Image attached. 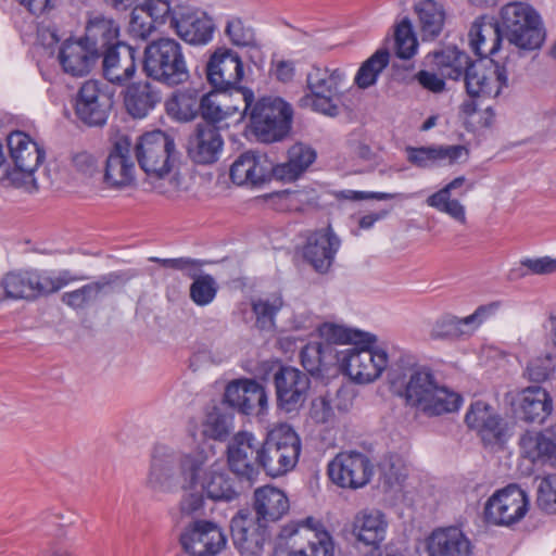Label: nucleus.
Wrapping results in <instances>:
<instances>
[{"instance_id": "nucleus-58", "label": "nucleus", "mask_w": 556, "mask_h": 556, "mask_svg": "<svg viewBox=\"0 0 556 556\" xmlns=\"http://www.w3.org/2000/svg\"><path fill=\"white\" fill-rule=\"evenodd\" d=\"M155 23L142 5L136 7L130 14L129 34L135 38L146 39L155 29Z\"/></svg>"}, {"instance_id": "nucleus-41", "label": "nucleus", "mask_w": 556, "mask_h": 556, "mask_svg": "<svg viewBox=\"0 0 556 556\" xmlns=\"http://www.w3.org/2000/svg\"><path fill=\"white\" fill-rule=\"evenodd\" d=\"M201 485L213 501L231 502L239 496L235 478L225 469H216L214 466L205 473Z\"/></svg>"}, {"instance_id": "nucleus-33", "label": "nucleus", "mask_w": 556, "mask_h": 556, "mask_svg": "<svg viewBox=\"0 0 556 556\" xmlns=\"http://www.w3.org/2000/svg\"><path fill=\"white\" fill-rule=\"evenodd\" d=\"M407 161L419 168H431L443 164L452 165L463 155H468V150L460 144L454 146H427L405 148Z\"/></svg>"}, {"instance_id": "nucleus-46", "label": "nucleus", "mask_w": 556, "mask_h": 556, "mask_svg": "<svg viewBox=\"0 0 556 556\" xmlns=\"http://www.w3.org/2000/svg\"><path fill=\"white\" fill-rule=\"evenodd\" d=\"M308 530L315 532L316 541L309 542V554L304 549L273 551V556H333V543L329 532L320 530L321 523H303Z\"/></svg>"}, {"instance_id": "nucleus-5", "label": "nucleus", "mask_w": 556, "mask_h": 556, "mask_svg": "<svg viewBox=\"0 0 556 556\" xmlns=\"http://www.w3.org/2000/svg\"><path fill=\"white\" fill-rule=\"evenodd\" d=\"M248 112L251 130L261 142L280 141L291 130L292 106L279 97H262Z\"/></svg>"}, {"instance_id": "nucleus-50", "label": "nucleus", "mask_w": 556, "mask_h": 556, "mask_svg": "<svg viewBox=\"0 0 556 556\" xmlns=\"http://www.w3.org/2000/svg\"><path fill=\"white\" fill-rule=\"evenodd\" d=\"M336 351L338 350L329 344L309 343L301 351V364L311 374L319 372L328 364L327 355L336 358Z\"/></svg>"}, {"instance_id": "nucleus-61", "label": "nucleus", "mask_w": 556, "mask_h": 556, "mask_svg": "<svg viewBox=\"0 0 556 556\" xmlns=\"http://www.w3.org/2000/svg\"><path fill=\"white\" fill-rule=\"evenodd\" d=\"M298 523H268L270 539L267 542L274 544V551L291 548L290 542L298 534Z\"/></svg>"}, {"instance_id": "nucleus-25", "label": "nucleus", "mask_w": 556, "mask_h": 556, "mask_svg": "<svg viewBox=\"0 0 556 556\" xmlns=\"http://www.w3.org/2000/svg\"><path fill=\"white\" fill-rule=\"evenodd\" d=\"M130 278L131 275L122 270L108 273L100 276L96 281L63 293L62 302L74 309L84 308L96 301L100 294L112 292L115 287L124 286Z\"/></svg>"}, {"instance_id": "nucleus-55", "label": "nucleus", "mask_w": 556, "mask_h": 556, "mask_svg": "<svg viewBox=\"0 0 556 556\" xmlns=\"http://www.w3.org/2000/svg\"><path fill=\"white\" fill-rule=\"evenodd\" d=\"M556 367V358L551 353L531 359L523 372L528 380L536 383L544 382L549 378Z\"/></svg>"}, {"instance_id": "nucleus-18", "label": "nucleus", "mask_w": 556, "mask_h": 556, "mask_svg": "<svg viewBox=\"0 0 556 556\" xmlns=\"http://www.w3.org/2000/svg\"><path fill=\"white\" fill-rule=\"evenodd\" d=\"M179 540L184 551L191 556H217L227 544L217 523H190Z\"/></svg>"}, {"instance_id": "nucleus-7", "label": "nucleus", "mask_w": 556, "mask_h": 556, "mask_svg": "<svg viewBox=\"0 0 556 556\" xmlns=\"http://www.w3.org/2000/svg\"><path fill=\"white\" fill-rule=\"evenodd\" d=\"M140 168L150 177L164 178L176 161L174 139L162 130L143 134L135 144Z\"/></svg>"}, {"instance_id": "nucleus-36", "label": "nucleus", "mask_w": 556, "mask_h": 556, "mask_svg": "<svg viewBox=\"0 0 556 556\" xmlns=\"http://www.w3.org/2000/svg\"><path fill=\"white\" fill-rule=\"evenodd\" d=\"M521 457L533 465L556 467V442L542 431H526L519 438Z\"/></svg>"}, {"instance_id": "nucleus-48", "label": "nucleus", "mask_w": 556, "mask_h": 556, "mask_svg": "<svg viewBox=\"0 0 556 556\" xmlns=\"http://www.w3.org/2000/svg\"><path fill=\"white\" fill-rule=\"evenodd\" d=\"M390 53L387 48L378 49L358 68L355 75V84L361 89H367L376 84L379 74L388 66Z\"/></svg>"}, {"instance_id": "nucleus-20", "label": "nucleus", "mask_w": 556, "mask_h": 556, "mask_svg": "<svg viewBox=\"0 0 556 556\" xmlns=\"http://www.w3.org/2000/svg\"><path fill=\"white\" fill-rule=\"evenodd\" d=\"M341 245V240L331 226L313 231L303 247V258L315 271H329L334 256Z\"/></svg>"}, {"instance_id": "nucleus-34", "label": "nucleus", "mask_w": 556, "mask_h": 556, "mask_svg": "<svg viewBox=\"0 0 556 556\" xmlns=\"http://www.w3.org/2000/svg\"><path fill=\"white\" fill-rule=\"evenodd\" d=\"M123 96L125 109L134 118H144L162 100L160 89L148 80L127 84Z\"/></svg>"}, {"instance_id": "nucleus-29", "label": "nucleus", "mask_w": 556, "mask_h": 556, "mask_svg": "<svg viewBox=\"0 0 556 556\" xmlns=\"http://www.w3.org/2000/svg\"><path fill=\"white\" fill-rule=\"evenodd\" d=\"M224 141L215 125L199 124L188 138L187 153L197 164H212L218 160Z\"/></svg>"}, {"instance_id": "nucleus-31", "label": "nucleus", "mask_w": 556, "mask_h": 556, "mask_svg": "<svg viewBox=\"0 0 556 556\" xmlns=\"http://www.w3.org/2000/svg\"><path fill=\"white\" fill-rule=\"evenodd\" d=\"M273 163L264 154L252 151L242 153L230 167V178L236 185H261L270 180Z\"/></svg>"}, {"instance_id": "nucleus-16", "label": "nucleus", "mask_w": 556, "mask_h": 556, "mask_svg": "<svg viewBox=\"0 0 556 556\" xmlns=\"http://www.w3.org/2000/svg\"><path fill=\"white\" fill-rule=\"evenodd\" d=\"M505 401L511 406L515 418L525 422L542 424L551 415L553 401L548 392L540 387H527L516 393L509 392Z\"/></svg>"}, {"instance_id": "nucleus-39", "label": "nucleus", "mask_w": 556, "mask_h": 556, "mask_svg": "<svg viewBox=\"0 0 556 556\" xmlns=\"http://www.w3.org/2000/svg\"><path fill=\"white\" fill-rule=\"evenodd\" d=\"M231 536L241 554L257 555L270 539L268 523H231Z\"/></svg>"}, {"instance_id": "nucleus-11", "label": "nucleus", "mask_w": 556, "mask_h": 556, "mask_svg": "<svg viewBox=\"0 0 556 556\" xmlns=\"http://www.w3.org/2000/svg\"><path fill=\"white\" fill-rule=\"evenodd\" d=\"M375 466L357 451L340 452L328 465L330 480L341 488L359 489L369 483Z\"/></svg>"}, {"instance_id": "nucleus-63", "label": "nucleus", "mask_w": 556, "mask_h": 556, "mask_svg": "<svg viewBox=\"0 0 556 556\" xmlns=\"http://www.w3.org/2000/svg\"><path fill=\"white\" fill-rule=\"evenodd\" d=\"M288 154V162L296 168L295 174H302L316 159V152L302 143L292 146Z\"/></svg>"}, {"instance_id": "nucleus-35", "label": "nucleus", "mask_w": 556, "mask_h": 556, "mask_svg": "<svg viewBox=\"0 0 556 556\" xmlns=\"http://www.w3.org/2000/svg\"><path fill=\"white\" fill-rule=\"evenodd\" d=\"M429 556H470L471 544L457 526L434 530L428 539Z\"/></svg>"}, {"instance_id": "nucleus-43", "label": "nucleus", "mask_w": 556, "mask_h": 556, "mask_svg": "<svg viewBox=\"0 0 556 556\" xmlns=\"http://www.w3.org/2000/svg\"><path fill=\"white\" fill-rule=\"evenodd\" d=\"M424 40H432L442 31L445 13L441 4L433 0H422L415 5Z\"/></svg>"}, {"instance_id": "nucleus-14", "label": "nucleus", "mask_w": 556, "mask_h": 556, "mask_svg": "<svg viewBox=\"0 0 556 556\" xmlns=\"http://www.w3.org/2000/svg\"><path fill=\"white\" fill-rule=\"evenodd\" d=\"M530 500L518 484L496 491L484 505V521H519L529 510Z\"/></svg>"}, {"instance_id": "nucleus-15", "label": "nucleus", "mask_w": 556, "mask_h": 556, "mask_svg": "<svg viewBox=\"0 0 556 556\" xmlns=\"http://www.w3.org/2000/svg\"><path fill=\"white\" fill-rule=\"evenodd\" d=\"M206 78L217 90L228 91L239 86L244 76L243 62L239 54L229 48H217L210 56L206 67Z\"/></svg>"}, {"instance_id": "nucleus-1", "label": "nucleus", "mask_w": 556, "mask_h": 556, "mask_svg": "<svg viewBox=\"0 0 556 556\" xmlns=\"http://www.w3.org/2000/svg\"><path fill=\"white\" fill-rule=\"evenodd\" d=\"M397 394L406 405L428 417L441 416L459 409L463 397L459 393L441 384L431 368L420 366L410 372L403 390Z\"/></svg>"}, {"instance_id": "nucleus-30", "label": "nucleus", "mask_w": 556, "mask_h": 556, "mask_svg": "<svg viewBox=\"0 0 556 556\" xmlns=\"http://www.w3.org/2000/svg\"><path fill=\"white\" fill-rule=\"evenodd\" d=\"M85 43H88L96 54L101 58L109 51L124 45L125 41L119 39L118 23L104 15H96L89 18L85 28Z\"/></svg>"}, {"instance_id": "nucleus-2", "label": "nucleus", "mask_w": 556, "mask_h": 556, "mask_svg": "<svg viewBox=\"0 0 556 556\" xmlns=\"http://www.w3.org/2000/svg\"><path fill=\"white\" fill-rule=\"evenodd\" d=\"M142 72L147 78L169 88L184 85L190 79L184 48L170 37H161L147 43Z\"/></svg>"}, {"instance_id": "nucleus-27", "label": "nucleus", "mask_w": 556, "mask_h": 556, "mask_svg": "<svg viewBox=\"0 0 556 556\" xmlns=\"http://www.w3.org/2000/svg\"><path fill=\"white\" fill-rule=\"evenodd\" d=\"M58 59L66 74L83 77L91 72L100 58L81 37L66 39L60 47Z\"/></svg>"}, {"instance_id": "nucleus-10", "label": "nucleus", "mask_w": 556, "mask_h": 556, "mask_svg": "<svg viewBox=\"0 0 556 556\" xmlns=\"http://www.w3.org/2000/svg\"><path fill=\"white\" fill-rule=\"evenodd\" d=\"M261 441L249 431L233 434L227 444L229 470L241 480L254 483L261 473Z\"/></svg>"}, {"instance_id": "nucleus-9", "label": "nucleus", "mask_w": 556, "mask_h": 556, "mask_svg": "<svg viewBox=\"0 0 556 556\" xmlns=\"http://www.w3.org/2000/svg\"><path fill=\"white\" fill-rule=\"evenodd\" d=\"M486 67L482 60L472 61L464 75L466 91L470 98H496L508 87V74L511 71L509 58L503 63L490 60Z\"/></svg>"}, {"instance_id": "nucleus-6", "label": "nucleus", "mask_w": 556, "mask_h": 556, "mask_svg": "<svg viewBox=\"0 0 556 556\" xmlns=\"http://www.w3.org/2000/svg\"><path fill=\"white\" fill-rule=\"evenodd\" d=\"M67 283L36 269L12 270L0 278V301H34L59 291Z\"/></svg>"}, {"instance_id": "nucleus-44", "label": "nucleus", "mask_w": 556, "mask_h": 556, "mask_svg": "<svg viewBox=\"0 0 556 556\" xmlns=\"http://www.w3.org/2000/svg\"><path fill=\"white\" fill-rule=\"evenodd\" d=\"M320 336L326 340L324 344H358L376 343L377 337L369 332L350 329L334 324H324L319 328Z\"/></svg>"}, {"instance_id": "nucleus-28", "label": "nucleus", "mask_w": 556, "mask_h": 556, "mask_svg": "<svg viewBox=\"0 0 556 556\" xmlns=\"http://www.w3.org/2000/svg\"><path fill=\"white\" fill-rule=\"evenodd\" d=\"M465 422L470 429L477 430L484 441L501 442L506 437L507 424L482 401L471 404L465 415Z\"/></svg>"}, {"instance_id": "nucleus-22", "label": "nucleus", "mask_w": 556, "mask_h": 556, "mask_svg": "<svg viewBox=\"0 0 556 556\" xmlns=\"http://www.w3.org/2000/svg\"><path fill=\"white\" fill-rule=\"evenodd\" d=\"M500 307V302L480 305L471 315L458 318L454 315L440 317L431 329L432 339H456L470 336L485 318L494 314Z\"/></svg>"}, {"instance_id": "nucleus-47", "label": "nucleus", "mask_w": 556, "mask_h": 556, "mask_svg": "<svg viewBox=\"0 0 556 556\" xmlns=\"http://www.w3.org/2000/svg\"><path fill=\"white\" fill-rule=\"evenodd\" d=\"M192 279L189 287V296L198 306H206L211 304L218 292V283L210 274H202L200 269H194L188 276Z\"/></svg>"}, {"instance_id": "nucleus-12", "label": "nucleus", "mask_w": 556, "mask_h": 556, "mask_svg": "<svg viewBox=\"0 0 556 556\" xmlns=\"http://www.w3.org/2000/svg\"><path fill=\"white\" fill-rule=\"evenodd\" d=\"M344 74L339 70L313 66L306 76L307 88L311 91V102L314 111L329 116L339 112L334 99L339 94V85Z\"/></svg>"}, {"instance_id": "nucleus-13", "label": "nucleus", "mask_w": 556, "mask_h": 556, "mask_svg": "<svg viewBox=\"0 0 556 556\" xmlns=\"http://www.w3.org/2000/svg\"><path fill=\"white\" fill-rule=\"evenodd\" d=\"M277 407L285 413L298 412L306 402L309 377L298 368L281 366L274 375Z\"/></svg>"}, {"instance_id": "nucleus-3", "label": "nucleus", "mask_w": 556, "mask_h": 556, "mask_svg": "<svg viewBox=\"0 0 556 556\" xmlns=\"http://www.w3.org/2000/svg\"><path fill=\"white\" fill-rule=\"evenodd\" d=\"M500 27L508 43L520 50L539 49L545 39L540 15L522 2H510L502 8Z\"/></svg>"}, {"instance_id": "nucleus-56", "label": "nucleus", "mask_w": 556, "mask_h": 556, "mask_svg": "<svg viewBox=\"0 0 556 556\" xmlns=\"http://www.w3.org/2000/svg\"><path fill=\"white\" fill-rule=\"evenodd\" d=\"M250 391L245 395L241 414L261 415L267 408V393L265 388L255 380L248 381Z\"/></svg>"}, {"instance_id": "nucleus-26", "label": "nucleus", "mask_w": 556, "mask_h": 556, "mask_svg": "<svg viewBox=\"0 0 556 556\" xmlns=\"http://www.w3.org/2000/svg\"><path fill=\"white\" fill-rule=\"evenodd\" d=\"M177 452L166 445L155 446L146 486L153 492H165L172 489L177 476Z\"/></svg>"}, {"instance_id": "nucleus-23", "label": "nucleus", "mask_w": 556, "mask_h": 556, "mask_svg": "<svg viewBox=\"0 0 556 556\" xmlns=\"http://www.w3.org/2000/svg\"><path fill=\"white\" fill-rule=\"evenodd\" d=\"M138 49L128 45H119L109 51L102 59V75L111 84L124 87L137 71Z\"/></svg>"}, {"instance_id": "nucleus-45", "label": "nucleus", "mask_w": 556, "mask_h": 556, "mask_svg": "<svg viewBox=\"0 0 556 556\" xmlns=\"http://www.w3.org/2000/svg\"><path fill=\"white\" fill-rule=\"evenodd\" d=\"M225 90L214 89L202 94L201 116L206 124L214 125L240 112L239 106H227Z\"/></svg>"}, {"instance_id": "nucleus-49", "label": "nucleus", "mask_w": 556, "mask_h": 556, "mask_svg": "<svg viewBox=\"0 0 556 556\" xmlns=\"http://www.w3.org/2000/svg\"><path fill=\"white\" fill-rule=\"evenodd\" d=\"M233 429V415L224 412L223 407H214L203 424V435L215 441L224 442L229 439Z\"/></svg>"}, {"instance_id": "nucleus-40", "label": "nucleus", "mask_w": 556, "mask_h": 556, "mask_svg": "<svg viewBox=\"0 0 556 556\" xmlns=\"http://www.w3.org/2000/svg\"><path fill=\"white\" fill-rule=\"evenodd\" d=\"M202 94L197 88L178 90L166 101V112L180 122L194 119L202 112Z\"/></svg>"}, {"instance_id": "nucleus-57", "label": "nucleus", "mask_w": 556, "mask_h": 556, "mask_svg": "<svg viewBox=\"0 0 556 556\" xmlns=\"http://www.w3.org/2000/svg\"><path fill=\"white\" fill-rule=\"evenodd\" d=\"M387 523H353L352 534L358 543L378 546L386 538Z\"/></svg>"}, {"instance_id": "nucleus-59", "label": "nucleus", "mask_w": 556, "mask_h": 556, "mask_svg": "<svg viewBox=\"0 0 556 556\" xmlns=\"http://www.w3.org/2000/svg\"><path fill=\"white\" fill-rule=\"evenodd\" d=\"M177 5H173L168 0H147L142 4L155 24L168 23L170 28H173V16Z\"/></svg>"}, {"instance_id": "nucleus-64", "label": "nucleus", "mask_w": 556, "mask_h": 556, "mask_svg": "<svg viewBox=\"0 0 556 556\" xmlns=\"http://www.w3.org/2000/svg\"><path fill=\"white\" fill-rule=\"evenodd\" d=\"M225 103L227 106H239L240 117L248 113L249 108L254 101V93L249 88H233L225 91Z\"/></svg>"}, {"instance_id": "nucleus-54", "label": "nucleus", "mask_w": 556, "mask_h": 556, "mask_svg": "<svg viewBox=\"0 0 556 556\" xmlns=\"http://www.w3.org/2000/svg\"><path fill=\"white\" fill-rule=\"evenodd\" d=\"M395 53L400 59L408 60L417 51L418 42L413 33L412 24L408 20H403L395 28L394 33Z\"/></svg>"}, {"instance_id": "nucleus-52", "label": "nucleus", "mask_w": 556, "mask_h": 556, "mask_svg": "<svg viewBox=\"0 0 556 556\" xmlns=\"http://www.w3.org/2000/svg\"><path fill=\"white\" fill-rule=\"evenodd\" d=\"M283 306L280 295H273L269 299H258L253 301L252 311L256 316L257 328L265 330L275 326V316Z\"/></svg>"}, {"instance_id": "nucleus-42", "label": "nucleus", "mask_w": 556, "mask_h": 556, "mask_svg": "<svg viewBox=\"0 0 556 556\" xmlns=\"http://www.w3.org/2000/svg\"><path fill=\"white\" fill-rule=\"evenodd\" d=\"M214 454L213 446L206 444L199 446L188 454L177 452V472L184 478L185 482L193 486L199 482L204 467L213 458Z\"/></svg>"}, {"instance_id": "nucleus-4", "label": "nucleus", "mask_w": 556, "mask_h": 556, "mask_svg": "<svg viewBox=\"0 0 556 556\" xmlns=\"http://www.w3.org/2000/svg\"><path fill=\"white\" fill-rule=\"evenodd\" d=\"M261 470L277 478L292 470L301 453V441L293 428L281 424L261 441Z\"/></svg>"}, {"instance_id": "nucleus-38", "label": "nucleus", "mask_w": 556, "mask_h": 556, "mask_svg": "<svg viewBox=\"0 0 556 556\" xmlns=\"http://www.w3.org/2000/svg\"><path fill=\"white\" fill-rule=\"evenodd\" d=\"M427 59L442 77L453 80L464 77L467 67L472 63L470 56L455 46L433 51L427 55Z\"/></svg>"}, {"instance_id": "nucleus-21", "label": "nucleus", "mask_w": 556, "mask_h": 556, "mask_svg": "<svg viewBox=\"0 0 556 556\" xmlns=\"http://www.w3.org/2000/svg\"><path fill=\"white\" fill-rule=\"evenodd\" d=\"M135 177L131 141L127 136H122L113 143L106 157L104 181L112 188H123L131 185Z\"/></svg>"}, {"instance_id": "nucleus-32", "label": "nucleus", "mask_w": 556, "mask_h": 556, "mask_svg": "<svg viewBox=\"0 0 556 556\" xmlns=\"http://www.w3.org/2000/svg\"><path fill=\"white\" fill-rule=\"evenodd\" d=\"M503 38L500 23L489 16L477 18L469 30V46L480 60L494 55Z\"/></svg>"}, {"instance_id": "nucleus-37", "label": "nucleus", "mask_w": 556, "mask_h": 556, "mask_svg": "<svg viewBox=\"0 0 556 556\" xmlns=\"http://www.w3.org/2000/svg\"><path fill=\"white\" fill-rule=\"evenodd\" d=\"M253 508L256 521H279L290 509L288 496L274 486H263L254 492Z\"/></svg>"}, {"instance_id": "nucleus-24", "label": "nucleus", "mask_w": 556, "mask_h": 556, "mask_svg": "<svg viewBox=\"0 0 556 556\" xmlns=\"http://www.w3.org/2000/svg\"><path fill=\"white\" fill-rule=\"evenodd\" d=\"M7 143L14 164V173L18 172L24 178H30L45 160V150L27 134L20 130L11 132Z\"/></svg>"}, {"instance_id": "nucleus-60", "label": "nucleus", "mask_w": 556, "mask_h": 556, "mask_svg": "<svg viewBox=\"0 0 556 556\" xmlns=\"http://www.w3.org/2000/svg\"><path fill=\"white\" fill-rule=\"evenodd\" d=\"M248 381L252 380L242 379L230 382L225 390L222 405H227L228 407L241 413L245 395L250 391V386H248Z\"/></svg>"}, {"instance_id": "nucleus-53", "label": "nucleus", "mask_w": 556, "mask_h": 556, "mask_svg": "<svg viewBox=\"0 0 556 556\" xmlns=\"http://www.w3.org/2000/svg\"><path fill=\"white\" fill-rule=\"evenodd\" d=\"M426 203L441 213H445L455 220L464 224L466 222V213L464 205L456 199H451L447 189H440L429 195Z\"/></svg>"}, {"instance_id": "nucleus-8", "label": "nucleus", "mask_w": 556, "mask_h": 556, "mask_svg": "<svg viewBox=\"0 0 556 556\" xmlns=\"http://www.w3.org/2000/svg\"><path fill=\"white\" fill-rule=\"evenodd\" d=\"M374 344H358L336 351V362L340 369L359 383L371 382L380 377L388 365V354L382 349H374Z\"/></svg>"}, {"instance_id": "nucleus-19", "label": "nucleus", "mask_w": 556, "mask_h": 556, "mask_svg": "<svg viewBox=\"0 0 556 556\" xmlns=\"http://www.w3.org/2000/svg\"><path fill=\"white\" fill-rule=\"evenodd\" d=\"M172 29L185 42L202 46L212 40L215 24L204 12L188 5H177Z\"/></svg>"}, {"instance_id": "nucleus-51", "label": "nucleus", "mask_w": 556, "mask_h": 556, "mask_svg": "<svg viewBox=\"0 0 556 556\" xmlns=\"http://www.w3.org/2000/svg\"><path fill=\"white\" fill-rule=\"evenodd\" d=\"M225 36L236 47L256 46L255 31L251 25L238 16H230L226 21Z\"/></svg>"}, {"instance_id": "nucleus-62", "label": "nucleus", "mask_w": 556, "mask_h": 556, "mask_svg": "<svg viewBox=\"0 0 556 556\" xmlns=\"http://www.w3.org/2000/svg\"><path fill=\"white\" fill-rule=\"evenodd\" d=\"M205 502L200 494H188L180 503V511L184 518H190L192 521H210L204 514Z\"/></svg>"}, {"instance_id": "nucleus-17", "label": "nucleus", "mask_w": 556, "mask_h": 556, "mask_svg": "<svg viewBox=\"0 0 556 556\" xmlns=\"http://www.w3.org/2000/svg\"><path fill=\"white\" fill-rule=\"evenodd\" d=\"M112 106V96L101 89V84L98 80H87L79 89L75 112L86 125L102 126L106 123Z\"/></svg>"}]
</instances>
